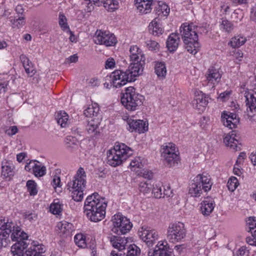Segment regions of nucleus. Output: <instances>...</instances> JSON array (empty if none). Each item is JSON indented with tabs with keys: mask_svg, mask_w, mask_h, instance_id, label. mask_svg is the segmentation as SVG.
I'll return each instance as SVG.
<instances>
[{
	"mask_svg": "<svg viewBox=\"0 0 256 256\" xmlns=\"http://www.w3.org/2000/svg\"><path fill=\"white\" fill-rule=\"evenodd\" d=\"M97 193L89 196L86 198L84 205V212L92 222H98L105 217L107 204L100 200Z\"/></svg>",
	"mask_w": 256,
	"mask_h": 256,
	"instance_id": "obj_1",
	"label": "nucleus"
},
{
	"mask_svg": "<svg viewBox=\"0 0 256 256\" xmlns=\"http://www.w3.org/2000/svg\"><path fill=\"white\" fill-rule=\"evenodd\" d=\"M86 174L82 168H80L73 180L68 183V190L72 192L74 201L80 202L84 196V189L86 184Z\"/></svg>",
	"mask_w": 256,
	"mask_h": 256,
	"instance_id": "obj_2",
	"label": "nucleus"
},
{
	"mask_svg": "<svg viewBox=\"0 0 256 256\" xmlns=\"http://www.w3.org/2000/svg\"><path fill=\"white\" fill-rule=\"evenodd\" d=\"M132 154V150L130 148L124 144H118L108 151L107 163L112 166H116Z\"/></svg>",
	"mask_w": 256,
	"mask_h": 256,
	"instance_id": "obj_3",
	"label": "nucleus"
},
{
	"mask_svg": "<svg viewBox=\"0 0 256 256\" xmlns=\"http://www.w3.org/2000/svg\"><path fill=\"white\" fill-rule=\"evenodd\" d=\"M144 99L142 96L136 92L134 87L130 86L126 88L125 92L121 98V102L127 110L134 111L142 105Z\"/></svg>",
	"mask_w": 256,
	"mask_h": 256,
	"instance_id": "obj_4",
	"label": "nucleus"
},
{
	"mask_svg": "<svg viewBox=\"0 0 256 256\" xmlns=\"http://www.w3.org/2000/svg\"><path fill=\"white\" fill-rule=\"evenodd\" d=\"M212 185L210 175L205 173L199 174L190 185L189 193L192 196H199L202 192V189L207 192L211 188Z\"/></svg>",
	"mask_w": 256,
	"mask_h": 256,
	"instance_id": "obj_5",
	"label": "nucleus"
},
{
	"mask_svg": "<svg viewBox=\"0 0 256 256\" xmlns=\"http://www.w3.org/2000/svg\"><path fill=\"white\" fill-rule=\"evenodd\" d=\"M112 222L113 226L112 231L118 234H124L128 233L132 226L128 219L120 214L114 215Z\"/></svg>",
	"mask_w": 256,
	"mask_h": 256,
	"instance_id": "obj_6",
	"label": "nucleus"
},
{
	"mask_svg": "<svg viewBox=\"0 0 256 256\" xmlns=\"http://www.w3.org/2000/svg\"><path fill=\"white\" fill-rule=\"evenodd\" d=\"M186 235L183 223L178 222L170 224L168 230V238L172 243L180 242Z\"/></svg>",
	"mask_w": 256,
	"mask_h": 256,
	"instance_id": "obj_7",
	"label": "nucleus"
},
{
	"mask_svg": "<svg viewBox=\"0 0 256 256\" xmlns=\"http://www.w3.org/2000/svg\"><path fill=\"white\" fill-rule=\"evenodd\" d=\"M14 224L8 220H0V247H6L10 242V235Z\"/></svg>",
	"mask_w": 256,
	"mask_h": 256,
	"instance_id": "obj_8",
	"label": "nucleus"
},
{
	"mask_svg": "<svg viewBox=\"0 0 256 256\" xmlns=\"http://www.w3.org/2000/svg\"><path fill=\"white\" fill-rule=\"evenodd\" d=\"M197 28V26L195 28L192 24L184 23L182 24L180 32L184 44L192 43V42H194L198 40L197 30H196Z\"/></svg>",
	"mask_w": 256,
	"mask_h": 256,
	"instance_id": "obj_9",
	"label": "nucleus"
},
{
	"mask_svg": "<svg viewBox=\"0 0 256 256\" xmlns=\"http://www.w3.org/2000/svg\"><path fill=\"white\" fill-rule=\"evenodd\" d=\"M113 86L116 88H119L126 84L128 82H133V78H131L128 71L122 70H116L110 75Z\"/></svg>",
	"mask_w": 256,
	"mask_h": 256,
	"instance_id": "obj_10",
	"label": "nucleus"
},
{
	"mask_svg": "<svg viewBox=\"0 0 256 256\" xmlns=\"http://www.w3.org/2000/svg\"><path fill=\"white\" fill-rule=\"evenodd\" d=\"M140 238L150 247L156 242L158 238V233L154 230H150L142 227L138 232Z\"/></svg>",
	"mask_w": 256,
	"mask_h": 256,
	"instance_id": "obj_11",
	"label": "nucleus"
},
{
	"mask_svg": "<svg viewBox=\"0 0 256 256\" xmlns=\"http://www.w3.org/2000/svg\"><path fill=\"white\" fill-rule=\"evenodd\" d=\"M126 122L128 126L127 129L131 132L134 131L138 133H144L148 130V122L143 120H134L128 118Z\"/></svg>",
	"mask_w": 256,
	"mask_h": 256,
	"instance_id": "obj_12",
	"label": "nucleus"
},
{
	"mask_svg": "<svg viewBox=\"0 0 256 256\" xmlns=\"http://www.w3.org/2000/svg\"><path fill=\"white\" fill-rule=\"evenodd\" d=\"M142 60L141 58L140 60L131 61L128 68L126 70L131 78H133V82L136 80V77L141 75L143 72L146 60Z\"/></svg>",
	"mask_w": 256,
	"mask_h": 256,
	"instance_id": "obj_13",
	"label": "nucleus"
},
{
	"mask_svg": "<svg viewBox=\"0 0 256 256\" xmlns=\"http://www.w3.org/2000/svg\"><path fill=\"white\" fill-rule=\"evenodd\" d=\"M108 239L112 247L117 250L116 252H122L126 250L128 240L125 237L112 235L108 236Z\"/></svg>",
	"mask_w": 256,
	"mask_h": 256,
	"instance_id": "obj_14",
	"label": "nucleus"
},
{
	"mask_svg": "<svg viewBox=\"0 0 256 256\" xmlns=\"http://www.w3.org/2000/svg\"><path fill=\"white\" fill-rule=\"evenodd\" d=\"M246 104L248 115L252 116L256 109V92L254 91L246 92L244 94Z\"/></svg>",
	"mask_w": 256,
	"mask_h": 256,
	"instance_id": "obj_15",
	"label": "nucleus"
},
{
	"mask_svg": "<svg viewBox=\"0 0 256 256\" xmlns=\"http://www.w3.org/2000/svg\"><path fill=\"white\" fill-rule=\"evenodd\" d=\"M140 253V250L136 244H130L126 247V250L122 252H116V250H112L110 256H138Z\"/></svg>",
	"mask_w": 256,
	"mask_h": 256,
	"instance_id": "obj_16",
	"label": "nucleus"
},
{
	"mask_svg": "<svg viewBox=\"0 0 256 256\" xmlns=\"http://www.w3.org/2000/svg\"><path fill=\"white\" fill-rule=\"evenodd\" d=\"M239 136L236 131H232L231 134H227L224 138V142L226 146L234 150H238V148Z\"/></svg>",
	"mask_w": 256,
	"mask_h": 256,
	"instance_id": "obj_17",
	"label": "nucleus"
},
{
	"mask_svg": "<svg viewBox=\"0 0 256 256\" xmlns=\"http://www.w3.org/2000/svg\"><path fill=\"white\" fill-rule=\"evenodd\" d=\"M237 116L236 114L230 113L228 114L224 112L222 114V120L224 125L230 129L234 128L236 126V123L238 122L236 118Z\"/></svg>",
	"mask_w": 256,
	"mask_h": 256,
	"instance_id": "obj_18",
	"label": "nucleus"
},
{
	"mask_svg": "<svg viewBox=\"0 0 256 256\" xmlns=\"http://www.w3.org/2000/svg\"><path fill=\"white\" fill-rule=\"evenodd\" d=\"M152 0H134V5L141 14L150 13L152 10Z\"/></svg>",
	"mask_w": 256,
	"mask_h": 256,
	"instance_id": "obj_19",
	"label": "nucleus"
},
{
	"mask_svg": "<svg viewBox=\"0 0 256 256\" xmlns=\"http://www.w3.org/2000/svg\"><path fill=\"white\" fill-rule=\"evenodd\" d=\"M101 122V118L99 117L92 118L88 121L86 130L88 132L92 135L95 136L100 132L99 126Z\"/></svg>",
	"mask_w": 256,
	"mask_h": 256,
	"instance_id": "obj_20",
	"label": "nucleus"
},
{
	"mask_svg": "<svg viewBox=\"0 0 256 256\" xmlns=\"http://www.w3.org/2000/svg\"><path fill=\"white\" fill-rule=\"evenodd\" d=\"M44 246L42 244L30 246L25 252L21 253L19 256H45L42 254L44 252Z\"/></svg>",
	"mask_w": 256,
	"mask_h": 256,
	"instance_id": "obj_21",
	"label": "nucleus"
},
{
	"mask_svg": "<svg viewBox=\"0 0 256 256\" xmlns=\"http://www.w3.org/2000/svg\"><path fill=\"white\" fill-rule=\"evenodd\" d=\"M180 38L177 32L170 34L166 40V47L170 52L175 51L178 48Z\"/></svg>",
	"mask_w": 256,
	"mask_h": 256,
	"instance_id": "obj_22",
	"label": "nucleus"
},
{
	"mask_svg": "<svg viewBox=\"0 0 256 256\" xmlns=\"http://www.w3.org/2000/svg\"><path fill=\"white\" fill-rule=\"evenodd\" d=\"M215 206L214 202L209 198H206L200 204V211L204 216H209L212 212Z\"/></svg>",
	"mask_w": 256,
	"mask_h": 256,
	"instance_id": "obj_23",
	"label": "nucleus"
},
{
	"mask_svg": "<svg viewBox=\"0 0 256 256\" xmlns=\"http://www.w3.org/2000/svg\"><path fill=\"white\" fill-rule=\"evenodd\" d=\"M208 104V100L202 92H200L198 95L195 96L193 104L197 109L202 111Z\"/></svg>",
	"mask_w": 256,
	"mask_h": 256,
	"instance_id": "obj_24",
	"label": "nucleus"
},
{
	"mask_svg": "<svg viewBox=\"0 0 256 256\" xmlns=\"http://www.w3.org/2000/svg\"><path fill=\"white\" fill-rule=\"evenodd\" d=\"M206 76L207 80L213 84H214L215 82H218L222 76L218 70L214 68L208 69Z\"/></svg>",
	"mask_w": 256,
	"mask_h": 256,
	"instance_id": "obj_25",
	"label": "nucleus"
},
{
	"mask_svg": "<svg viewBox=\"0 0 256 256\" xmlns=\"http://www.w3.org/2000/svg\"><path fill=\"white\" fill-rule=\"evenodd\" d=\"M130 61H136L140 60H146L145 56L142 53V50L137 46H131L130 49Z\"/></svg>",
	"mask_w": 256,
	"mask_h": 256,
	"instance_id": "obj_26",
	"label": "nucleus"
},
{
	"mask_svg": "<svg viewBox=\"0 0 256 256\" xmlns=\"http://www.w3.org/2000/svg\"><path fill=\"white\" fill-rule=\"evenodd\" d=\"M66 148L70 152L76 151L78 148V141L74 136H67L64 140Z\"/></svg>",
	"mask_w": 256,
	"mask_h": 256,
	"instance_id": "obj_27",
	"label": "nucleus"
},
{
	"mask_svg": "<svg viewBox=\"0 0 256 256\" xmlns=\"http://www.w3.org/2000/svg\"><path fill=\"white\" fill-rule=\"evenodd\" d=\"M14 166L10 162L6 161L2 162V175L6 178H10L14 174Z\"/></svg>",
	"mask_w": 256,
	"mask_h": 256,
	"instance_id": "obj_28",
	"label": "nucleus"
},
{
	"mask_svg": "<svg viewBox=\"0 0 256 256\" xmlns=\"http://www.w3.org/2000/svg\"><path fill=\"white\" fill-rule=\"evenodd\" d=\"M72 224L71 223L66 222H60L57 224V230L62 235L66 236L70 234L72 231Z\"/></svg>",
	"mask_w": 256,
	"mask_h": 256,
	"instance_id": "obj_29",
	"label": "nucleus"
},
{
	"mask_svg": "<svg viewBox=\"0 0 256 256\" xmlns=\"http://www.w3.org/2000/svg\"><path fill=\"white\" fill-rule=\"evenodd\" d=\"M164 164L168 168H172L178 165L180 161L179 153L170 156L164 157Z\"/></svg>",
	"mask_w": 256,
	"mask_h": 256,
	"instance_id": "obj_30",
	"label": "nucleus"
},
{
	"mask_svg": "<svg viewBox=\"0 0 256 256\" xmlns=\"http://www.w3.org/2000/svg\"><path fill=\"white\" fill-rule=\"evenodd\" d=\"M25 240L21 239L15 241L16 242L12 246V252L14 255H20L27 247V243L24 241Z\"/></svg>",
	"mask_w": 256,
	"mask_h": 256,
	"instance_id": "obj_31",
	"label": "nucleus"
},
{
	"mask_svg": "<svg viewBox=\"0 0 256 256\" xmlns=\"http://www.w3.org/2000/svg\"><path fill=\"white\" fill-rule=\"evenodd\" d=\"M28 238L27 234L21 230V228L18 226H16L14 224V228L12 229L11 232L10 238L12 241L14 242L21 239H26Z\"/></svg>",
	"mask_w": 256,
	"mask_h": 256,
	"instance_id": "obj_32",
	"label": "nucleus"
},
{
	"mask_svg": "<svg viewBox=\"0 0 256 256\" xmlns=\"http://www.w3.org/2000/svg\"><path fill=\"white\" fill-rule=\"evenodd\" d=\"M162 150V156L163 158L172 156V154H176L178 153V151L176 150L175 144L172 142L166 144V145H164Z\"/></svg>",
	"mask_w": 256,
	"mask_h": 256,
	"instance_id": "obj_33",
	"label": "nucleus"
},
{
	"mask_svg": "<svg viewBox=\"0 0 256 256\" xmlns=\"http://www.w3.org/2000/svg\"><path fill=\"white\" fill-rule=\"evenodd\" d=\"M148 28L151 34L154 36H158L160 30V18H158V16L152 20L149 24Z\"/></svg>",
	"mask_w": 256,
	"mask_h": 256,
	"instance_id": "obj_34",
	"label": "nucleus"
},
{
	"mask_svg": "<svg viewBox=\"0 0 256 256\" xmlns=\"http://www.w3.org/2000/svg\"><path fill=\"white\" fill-rule=\"evenodd\" d=\"M58 124L62 128H66L68 124L69 120L68 114L64 111H60L56 116Z\"/></svg>",
	"mask_w": 256,
	"mask_h": 256,
	"instance_id": "obj_35",
	"label": "nucleus"
},
{
	"mask_svg": "<svg viewBox=\"0 0 256 256\" xmlns=\"http://www.w3.org/2000/svg\"><path fill=\"white\" fill-rule=\"evenodd\" d=\"M110 33V32L108 31L97 30L94 36V40L95 44H101L105 38H108V36Z\"/></svg>",
	"mask_w": 256,
	"mask_h": 256,
	"instance_id": "obj_36",
	"label": "nucleus"
},
{
	"mask_svg": "<svg viewBox=\"0 0 256 256\" xmlns=\"http://www.w3.org/2000/svg\"><path fill=\"white\" fill-rule=\"evenodd\" d=\"M102 2L108 11L114 12L119 8L118 0H102Z\"/></svg>",
	"mask_w": 256,
	"mask_h": 256,
	"instance_id": "obj_37",
	"label": "nucleus"
},
{
	"mask_svg": "<svg viewBox=\"0 0 256 256\" xmlns=\"http://www.w3.org/2000/svg\"><path fill=\"white\" fill-rule=\"evenodd\" d=\"M246 40V38L238 35L232 38L229 42V44L234 48H238L243 45Z\"/></svg>",
	"mask_w": 256,
	"mask_h": 256,
	"instance_id": "obj_38",
	"label": "nucleus"
},
{
	"mask_svg": "<svg viewBox=\"0 0 256 256\" xmlns=\"http://www.w3.org/2000/svg\"><path fill=\"white\" fill-rule=\"evenodd\" d=\"M186 45L185 48L187 50V51L190 54H195L197 53L200 48V44L197 40L192 43L184 44Z\"/></svg>",
	"mask_w": 256,
	"mask_h": 256,
	"instance_id": "obj_39",
	"label": "nucleus"
},
{
	"mask_svg": "<svg viewBox=\"0 0 256 256\" xmlns=\"http://www.w3.org/2000/svg\"><path fill=\"white\" fill-rule=\"evenodd\" d=\"M247 225L248 226V232L252 236H256V218L255 217H250L246 220Z\"/></svg>",
	"mask_w": 256,
	"mask_h": 256,
	"instance_id": "obj_40",
	"label": "nucleus"
},
{
	"mask_svg": "<svg viewBox=\"0 0 256 256\" xmlns=\"http://www.w3.org/2000/svg\"><path fill=\"white\" fill-rule=\"evenodd\" d=\"M161 256H174L172 250L170 248L169 246L166 241L162 242Z\"/></svg>",
	"mask_w": 256,
	"mask_h": 256,
	"instance_id": "obj_41",
	"label": "nucleus"
},
{
	"mask_svg": "<svg viewBox=\"0 0 256 256\" xmlns=\"http://www.w3.org/2000/svg\"><path fill=\"white\" fill-rule=\"evenodd\" d=\"M58 24L63 30L70 32L69 26L67 23V19L63 13L60 12L59 14Z\"/></svg>",
	"mask_w": 256,
	"mask_h": 256,
	"instance_id": "obj_42",
	"label": "nucleus"
},
{
	"mask_svg": "<svg viewBox=\"0 0 256 256\" xmlns=\"http://www.w3.org/2000/svg\"><path fill=\"white\" fill-rule=\"evenodd\" d=\"M99 112V108L94 106H88L84 110V114L87 117L92 116L96 118Z\"/></svg>",
	"mask_w": 256,
	"mask_h": 256,
	"instance_id": "obj_43",
	"label": "nucleus"
},
{
	"mask_svg": "<svg viewBox=\"0 0 256 256\" xmlns=\"http://www.w3.org/2000/svg\"><path fill=\"white\" fill-rule=\"evenodd\" d=\"M76 244L80 248H84L86 246V238L82 234H77L74 238Z\"/></svg>",
	"mask_w": 256,
	"mask_h": 256,
	"instance_id": "obj_44",
	"label": "nucleus"
},
{
	"mask_svg": "<svg viewBox=\"0 0 256 256\" xmlns=\"http://www.w3.org/2000/svg\"><path fill=\"white\" fill-rule=\"evenodd\" d=\"M220 28L225 32H230L233 30L234 26L231 22L226 19L222 18L220 22Z\"/></svg>",
	"mask_w": 256,
	"mask_h": 256,
	"instance_id": "obj_45",
	"label": "nucleus"
},
{
	"mask_svg": "<svg viewBox=\"0 0 256 256\" xmlns=\"http://www.w3.org/2000/svg\"><path fill=\"white\" fill-rule=\"evenodd\" d=\"M117 42L116 39L113 34L110 33L108 36V38H105L101 44H104L106 46H110L115 45Z\"/></svg>",
	"mask_w": 256,
	"mask_h": 256,
	"instance_id": "obj_46",
	"label": "nucleus"
},
{
	"mask_svg": "<svg viewBox=\"0 0 256 256\" xmlns=\"http://www.w3.org/2000/svg\"><path fill=\"white\" fill-rule=\"evenodd\" d=\"M26 187L30 196H35L38 193L36 184L32 180H29L26 182Z\"/></svg>",
	"mask_w": 256,
	"mask_h": 256,
	"instance_id": "obj_47",
	"label": "nucleus"
},
{
	"mask_svg": "<svg viewBox=\"0 0 256 256\" xmlns=\"http://www.w3.org/2000/svg\"><path fill=\"white\" fill-rule=\"evenodd\" d=\"M130 166L131 167L132 170V171H138V170H140L142 168L143 166L142 162L140 161V158L137 157L135 158L134 159L132 160L130 164Z\"/></svg>",
	"mask_w": 256,
	"mask_h": 256,
	"instance_id": "obj_48",
	"label": "nucleus"
},
{
	"mask_svg": "<svg viewBox=\"0 0 256 256\" xmlns=\"http://www.w3.org/2000/svg\"><path fill=\"white\" fill-rule=\"evenodd\" d=\"M137 175L144 178L151 180L153 178V173L150 171L145 169L138 170L136 171Z\"/></svg>",
	"mask_w": 256,
	"mask_h": 256,
	"instance_id": "obj_49",
	"label": "nucleus"
},
{
	"mask_svg": "<svg viewBox=\"0 0 256 256\" xmlns=\"http://www.w3.org/2000/svg\"><path fill=\"white\" fill-rule=\"evenodd\" d=\"M46 168L44 166L38 165V164L33 171L34 174L36 177L42 176L46 174Z\"/></svg>",
	"mask_w": 256,
	"mask_h": 256,
	"instance_id": "obj_50",
	"label": "nucleus"
},
{
	"mask_svg": "<svg viewBox=\"0 0 256 256\" xmlns=\"http://www.w3.org/2000/svg\"><path fill=\"white\" fill-rule=\"evenodd\" d=\"M238 180L235 177H231L228 182V189L231 191L234 192L238 186Z\"/></svg>",
	"mask_w": 256,
	"mask_h": 256,
	"instance_id": "obj_51",
	"label": "nucleus"
},
{
	"mask_svg": "<svg viewBox=\"0 0 256 256\" xmlns=\"http://www.w3.org/2000/svg\"><path fill=\"white\" fill-rule=\"evenodd\" d=\"M50 211L54 214H59L62 210V205L58 202H54L50 206Z\"/></svg>",
	"mask_w": 256,
	"mask_h": 256,
	"instance_id": "obj_52",
	"label": "nucleus"
},
{
	"mask_svg": "<svg viewBox=\"0 0 256 256\" xmlns=\"http://www.w3.org/2000/svg\"><path fill=\"white\" fill-rule=\"evenodd\" d=\"M146 46L149 50L152 51H158L159 50V44L154 40H148L146 42Z\"/></svg>",
	"mask_w": 256,
	"mask_h": 256,
	"instance_id": "obj_53",
	"label": "nucleus"
},
{
	"mask_svg": "<svg viewBox=\"0 0 256 256\" xmlns=\"http://www.w3.org/2000/svg\"><path fill=\"white\" fill-rule=\"evenodd\" d=\"M25 24V18L24 16H19L14 20L12 25L14 27L22 28Z\"/></svg>",
	"mask_w": 256,
	"mask_h": 256,
	"instance_id": "obj_54",
	"label": "nucleus"
},
{
	"mask_svg": "<svg viewBox=\"0 0 256 256\" xmlns=\"http://www.w3.org/2000/svg\"><path fill=\"white\" fill-rule=\"evenodd\" d=\"M160 242L158 241L154 249H150L148 251V256H160V247L158 246Z\"/></svg>",
	"mask_w": 256,
	"mask_h": 256,
	"instance_id": "obj_55",
	"label": "nucleus"
},
{
	"mask_svg": "<svg viewBox=\"0 0 256 256\" xmlns=\"http://www.w3.org/2000/svg\"><path fill=\"white\" fill-rule=\"evenodd\" d=\"M170 9L168 6L165 3L161 4V14L166 18L170 13Z\"/></svg>",
	"mask_w": 256,
	"mask_h": 256,
	"instance_id": "obj_56",
	"label": "nucleus"
},
{
	"mask_svg": "<svg viewBox=\"0 0 256 256\" xmlns=\"http://www.w3.org/2000/svg\"><path fill=\"white\" fill-rule=\"evenodd\" d=\"M51 184L54 188H56L57 187H60L61 182L60 177L56 175L54 176Z\"/></svg>",
	"mask_w": 256,
	"mask_h": 256,
	"instance_id": "obj_57",
	"label": "nucleus"
},
{
	"mask_svg": "<svg viewBox=\"0 0 256 256\" xmlns=\"http://www.w3.org/2000/svg\"><path fill=\"white\" fill-rule=\"evenodd\" d=\"M139 187L140 191L144 193H147L150 189L149 184L146 182H141Z\"/></svg>",
	"mask_w": 256,
	"mask_h": 256,
	"instance_id": "obj_58",
	"label": "nucleus"
},
{
	"mask_svg": "<svg viewBox=\"0 0 256 256\" xmlns=\"http://www.w3.org/2000/svg\"><path fill=\"white\" fill-rule=\"evenodd\" d=\"M115 60L112 58H108L106 62L105 68H112L115 66Z\"/></svg>",
	"mask_w": 256,
	"mask_h": 256,
	"instance_id": "obj_59",
	"label": "nucleus"
},
{
	"mask_svg": "<svg viewBox=\"0 0 256 256\" xmlns=\"http://www.w3.org/2000/svg\"><path fill=\"white\" fill-rule=\"evenodd\" d=\"M20 59L23 64L24 67H25L26 66H30V65L32 64V62H30V60H29V59L24 55H21L20 56Z\"/></svg>",
	"mask_w": 256,
	"mask_h": 256,
	"instance_id": "obj_60",
	"label": "nucleus"
},
{
	"mask_svg": "<svg viewBox=\"0 0 256 256\" xmlns=\"http://www.w3.org/2000/svg\"><path fill=\"white\" fill-rule=\"evenodd\" d=\"M18 129L16 126L10 127L6 131V132L9 136L15 134L18 132Z\"/></svg>",
	"mask_w": 256,
	"mask_h": 256,
	"instance_id": "obj_61",
	"label": "nucleus"
},
{
	"mask_svg": "<svg viewBox=\"0 0 256 256\" xmlns=\"http://www.w3.org/2000/svg\"><path fill=\"white\" fill-rule=\"evenodd\" d=\"M24 68L25 69L26 72L29 76H32L34 74L35 70L33 68L32 64L28 66H26L25 67H24Z\"/></svg>",
	"mask_w": 256,
	"mask_h": 256,
	"instance_id": "obj_62",
	"label": "nucleus"
},
{
	"mask_svg": "<svg viewBox=\"0 0 256 256\" xmlns=\"http://www.w3.org/2000/svg\"><path fill=\"white\" fill-rule=\"evenodd\" d=\"M154 68V72L158 76V77L160 76V62L158 61H156L153 62L152 63Z\"/></svg>",
	"mask_w": 256,
	"mask_h": 256,
	"instance_id": "obj_63",
	"label": "nucleus"
},
{
	"mask_svg": "<svg viewBox=\"0 0 256 256\" xmlns=\"http://www.w3.org/2000/svg\"><path fill=\"white\" fill-rule=\"evenodd\" d=\"M78 60V56L77 54H75L70 56L66 60L65 62L66 64H70L71 62H76Z\"/></svg>",
	"mask_w": 256,
	"mask_h": 256,
	"instance_id": "obj_64",
	"label": "nucleus"
}]
</instances>
